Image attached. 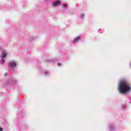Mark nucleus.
Returning a JSON list of instances; mask_svg holds the SVG:
<instances>
[{"label": "nucleus", "instance_id": "nucleus-10", "mask_svg": "<svg viewBox=\"0 0 131 131\" xmlns=\"http://www.w3.org/2000/svg\"><path fill=\"white\" fill-rule=\"evenodd\" d=\"M122 109H124V108H125V105H122Z\"/></svg>", "mask_w": 131, "mask_h": 131}, {"label": "nucleus", "instance_id": "nucleus-14", "mask_svg": "<svg viewBox=\"0 0 131 131\" xmlns=\"http://www.w3.org/2000/svg\"><path fill=\"white\" fill-rule=\"evenodd\" d=\"M15 82H16V80H15Z\"/></svg>", "mask_w": 131, "mask_h": 131}, {"label": "nucleus", "instance_id": "nucleus-5", "mask_svg": "<svg viewBox=\"0 0 131 131\" xmlns=\"http://www.w3.org/2000/svg\"><path fill=\"white\" fill-rule=\"evenodd\" d=\"M60 4H61V2H60V1H56L53 3L52 6H59Z\"/></svg>", "mask_w": 131, "mask_h": 131}, {"label": "nucleus", "instance_id": "nucleus-3", "mask_svg": "<svg viewBox=\"0 0 131 131\" xmlns=\"http://www.w3.org/2000/svg\"><path fill=\"white\" fill-rule=\"evenodd\" d=\"M17 66V62L15 60H11L9 63V68L10 70H12L13 68H15Z\"/></svg>", "mask_w": 131, "mask_h": 131}, {"label": "nucleus", "instance_id": "nucleus-4", "mask_svg": "<svg viewBox=\"0 0 131 131\" xmlns=\"http://www.w3.org/2000/svg\"><path fill=\"white\" fill-rule=\"evenodd\" d=\"M80 39V37L79 36H77L75 37L73 41V43H76V42H78V41Z\"/></svg>", "mask_w": 131, "mask_h": 131}, {"label": "nucleus", "instance_id": "nucleus-6", "mask_svg": "<svg viewBox=\"0 0 131 131\" xmlns=\"http://www.w3.org/2000/svg\"><path fill=\"white\" fill-rule=\"evenodd\" d=\"M83 17H84V14H81L80 15V17L82 19V18H83Z\"/></svg>", "mask_w": 131, "mask_h": 131}, {"label": "nucleus", "instance_id": "nucleus-1", "mask_svg": "<svg viewBox=\"0 0 131 131\" xmlns=\"http://www.w3.org/2000/svg\"><path fill=\"white\" fill-rule=\"evenodd\" d=\"M118 91L120 94H126L130 92V86L125 80H121L118 85Z\"/></svg>", "mask_w": 131, "mask_h": 131}, {"label": "nucleus", "instance_id": "nucleus-11", "mask_svg": "<svg viewBox=\"0 0 131 131\" xmlns=\"http://www.w3.org/2000/svg\"><path fill=\"white\" fill-rule=\"evenodd\" d=\"M47 74H48V72H47V71H46V72L44 73L45 75H47Z\"/></svg>", "mask_w": 131, "mask_h": 131}, {"label": "nucleus", "instance_id": "nucleus-8", "mask_svg": "<svg viewBox=\"0 0 131 131\" xmlns=\"http://www.w3.org/2000/svg\"><path fill=\"white\" fill-rule=\"evenodd\" d=\"M62 8H67V5L63 4L62 5Z\"/></svg>", "mask_w": 131, "mask_h": 131}, {"label": "nucleus", "instance_id": "nucleus-2", "mask_svg": "<svg viewBox=\"0 0 131 131\" xmlns=\"http://www.w3.org/2000/svg\"><path fill=\"white\" fill-rule=\"evenodd\" d=\"M8 56V51L7 50H3L0 56V63L4 64L5 63V58Z\"/></svg>", "mask_w": 131, "mask_h": 131}, {"label": "nucleus", "instance_id": "nucleus-12", "mask_svg": "<svg viewBox=\"0 0 131 131\" xmlns=\"http://www.w3.org/2000/svg\"><path fill=\"white\" fill-rule=\"evenodd\" d=\"M7 75H8V73H6L5 74V76H7Z\"/></svg>", "mask_w": 131, "mask_h": 131}, {"label": "nucleus", "instance_id": "nucleus-9", "mask_svg": "<svg viewBox=\"0 0 131 131\" xmlns=\"http://www.w3.org/2000/svg\"><path fill=\"white\" fill-rule=\"evenodd\" d=\"M61 65H62V63H58L57 64V66H58V67H60V66H61Z\"/></svg>", "mask_w": 131, "mask_h": 131}, {"label": "nucleus", "instance_id": "nucleus-13", "mask_svg": "<svg viewBox=\"0 0 131 131\" xmlns=\"http://www.w3.org/2000/svg\"><path fill=\"white\" fill-rule=\"evenodd\" d=\"M0 131H3V128H0Z\"/></svg>", "mask_w": 131, "mask_h": 131}, {"label": "nucleus", "instance_id": "nucleus-7", "mask_svg": "<svg viewBox=\"0 0 131 131\" xmlns=\"http://www.w3.org/2000/svg\"><path fill=\"white\" fill-rule=\"evenodd\" d=\"M110 129L111 130H112L113 129H114V127L113 126H112L110 127Z\"/></svg>", "mask_w": 131, "mask_h": 131}]
</instances>
